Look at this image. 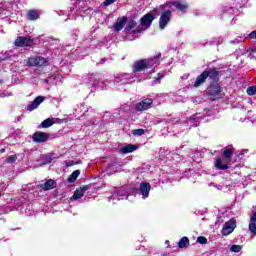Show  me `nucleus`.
<instances>
[{"label":"nucleus","mask_w":256,"mask_h":256,"mask_svg":"<svg viewBox=\"0 0 256 256\" xmlns=\"http://www.w3.org/2000/svg\"><path fill=\"white\" fill-rule=\"evenodd\" d=\"M159 63H161V54L147 60H139L134 64L133 74L137 75L139 71H145V69H151V67H157Z\"/></svg>","instance_id":"nucleus-1"},{"label":"nucleus","mask_w":256,"mask_h":256,"mask_svg":"<svg viewBox=\"0 0 256 256\" xmlns=\"http://www.w3.org/2000/svg\"><path fill=\"white\" fill-rule=\"evenodd\" d=\"M229 160H226L225 158L217 157L215 158L214 167L218 169L219 171H227V169H239L241 167V164H236L235 166H229Z\"/></svg>","instance_id":"nucleus-2"},{"label":"nucleus","mask_w":256,"mask_h":256,"mask_svg":"<svg viewBox=\"0 0 256 256\" xmlns=\"http://www.w3.org/2000/svg\"><path fill=\"white\" fill-rule=\"evenodd\" d=\"M129 191H127V187H122L114 190L111 197L109 198V201H113V203H116V201H121L123 199H128L131 197V195L128 194Z\"/></svg>","instance_id":"nucleus-3"},{"label":"nucleus","mask_w":256,"mask_h":256,"mask_svg":"<svg viewBox=\"0 0 256 256\" xmlns=\"http://www.w3.org/2000/svg\"><path fill=\"white\" fill-rule=\"evenodd\" d=\"M165 7H175L178 11H182V13H185V11L189 9V5H187V2H185L184 0L168 1L165 5H161L160 9L163 11Z\"/></svg>","instance_id":"nucleus-4"},{"label":"nucleus","mask_w":256,"mask_h":256,"mask_svg":"<svg viewBox=\"0 0 256 256\" xmlns=\"http://www.w3.org/2000/svg\"><path fill=\"white\" fill-rule=\"evenodd\" d=\"M27 65L29 67H47V65H49V60L42 56H34L27 60Z\"/></svg>","instance_id":"nucleus-5"},{"label":"nucleus","mask_w":256,"mask_h":256,"mask_svg":"<svg viewBox=\"0 0 256 256\" xmlns=\"http://www.w3.org/2000/svg\"><path fill=\"white\" fill-rule=\"evenodd\" d=\"M114 83H121V85H131V83H135V76H133V74H120L115 78Z\"/></svg>","instance_id":"nucleus-6"},{"label":"nucleus","mask_w":256,"mask_h":256,"mask_svg":"<svg viewBox=\"0 0 256 256\" xmlns=\"http://www.w3.org/2000/svg\"><path fill=\"white\" fill-rule=\"evenodd\" d=\"M171 17H172L171 10H165L164 12H162L159 19V28L161 30L165 29V27L169 25V21H171Z\"/></svg>","instance_id":"nucleus-7"},{"label":"nucleus","mask_w":256,"mask_h":256,"mask_svg":"<svg viewBox=\"0 0 256 256\" xmlns=\"http://www.w3.org/2000/svg\"><path fill=\"white\" fill-rule=\"evenodd\" d=\"M151 191V184L148 182H141L137 193L141 195L142 199H147Z\"/></svg>","instance_id":"nucleus-8"},{"label":"nucleus","mask_w":256,"mask_h":256,"mask_svg":"<svg viewBox=\"0 0 256 256\" xmlns=\"http://www.w3.org/2000/svg\"><path fill=\"white\" fill-rule=\"evenodd\" d=\"M14 43L16 47H33V39L31 37L19 36Z\"/></svg>","instance_id":"nucleus-9"},{"label":"nucleus","mask_w":256,"mask_h":256,"mask_svg":"<svg viewBox=\"0 0 256 256\" xmlns=\"http://www.w3.org/2000/svg\"><path fill=\"white\" fill-rule=\"evenodd\" d=\"M236 227H237V222L234 219L229 220L223 226L222 235L224 236L231 235V233L235 231Z\"/></svg>","instance_id":"nucleus-10"},{"label":"nucleus","mask_w":256,"mask_h":256,"mask_svg":"<svg viewBox=\"0 0 256 256\" xmlns=\"http://www.w3.org/2000/svg\"><path fill=\"white\" fill-rule=\"evenodd\" d=\"M49 139V134L41 131H37L32 135V141L34 143H46V141Z\"/></svg>","instance_id":"nucleus-11"},{"label":"nucleus","mask_w":256,"mask_h":256,"mask_svg":"<svg viewBox=\"0 0 256 256\" xmlns=\"http://www.w3.org/2000/svg\"><path fill=\"white\" fill-rule=\"evenodd\" d=\"M151 105H153V100L151 98H146L136 104V109L137 111H147V109H151Z\"/></svg>","instance_id":"nucleus-12"},{"label":"nucleus","mask_w":256,"mask_h":256,"mask_svg":"<svg viewBox=\"0 0 256 256\" xmlns=\"http://www.w3.org/2000/svg\"><path fill=\"white\" fill-rule=\"evenodd\" d=\"M202 117H203V115H201V113H196V114L192 115L187 120V126L188 127H197V125H199V123H201Z\"/></svg>","instance_id":"nucleus-13"},{"label":"nucleus","mask_w":256,"mask_h":256,"mask_svg":"<svg viewBox=\"0 0 256 256\" xmlns=\"http://www.w3.org/2000/svg\"><path fill=\"white\" fill-rule=\"evenodd\" d=\"M208 95L211 96V99H219L221 95V87L219 84H214L208 88Z\"/></svg>","instance_id":"nucleus-14"},{"label":"nucleus","mask_w":256,"mask_h":256,"mask_svg":"<svg viewBox=\"0 0 256 256\" xmlns=\"http://www.w3.org/2000/svg\"><path fill=\"white\" fill-rule=\"evenodd\" d=\"M43 101H45V97L44 96H38L34 99V101H32L28 106H27V111H35V109H37L39 107V105H41V103H43Z\"/></svg>","instance_id":"nucleus-15"},{"label":"nucleus","mask_w":256,"mask_h":256,"mask_svg":"<svg viewBox=\"0 0 256 256\" xmlns=\"http://www.w3.org/2000/svg\"><path fill=\"white\" fill-rule=\"evenodd\" d=\"M89 81H90V82L93 81L92 85H93V87H96V89H97L98 91H103V90L107 89L105 86H103L104 82H101V83H100V82L97 80V78H95V74H90V75H89Z\"/></svg>","instance_id":"nucleus-16"},{"label":"nucleus","mask_w":256,"mask_h":256,"mask_svg":"<svg viewBox=\"0 0 256 256\" xmlns=\"http://www.w3.org/2000/svg\"><path fill=\"white\" fill-rule=\"evenodd\" d=\"M207 74V78L211 79V81H219V71L217 68H212L204 71Z\"/></svg>","instance_id":"nucleus-17"},{"label":"nucleus","mask_w":256,"mask_h":256,"mask_svg":"<svg viewBox=\"0 0 256 256\" xmlns=\"http://www.w3.org/2000/svg\"><path fill=\"white\" fill-rule=\"evenodd\" d=\"M154 19H155V16H153V14H151V13H148L144 17L141 18V20H140L141 25H143L144 27H149L153 23Z\"/></svg>","instance_id":"nucleus-18"},{"label":"nucleus","mask_w":256,"mask_h":256,"mask_svg":"<svg viewBox=\"0 0 256 256\" xmlns=\"http://www.w3.org/2000/svg\"><path fill=\"white\" fill-rule=\"evenodd\" d=\"M55 185H57V182L55 180H48L44 184H40V189L42 191H51V189H55Z\"/></svg>","instance_id":"nucleus-19"},{"label":"nucleus","mask_w":256,"mask_h":256,"mask_svg":"<svg viewBox=\"0 0 256 256\" xmlns=\"http://www.w3.org/2000/svg\"><path fill=\"white\" fill-rule=\"evenodd\" d=\"M206 80H207V72L204 71L196 78L194 82V87H201V85H203V83H205Z\"/></svg>","instance_id":"nucleus-20"},{"label":"nucleus","mask_w":256,"mask_h":256,"mask_svg":"<svg viewBox=\"0 0 256 256\" xmlns=\"http://www.w3.org/2000/svg\"><path fill=\"white\" fill-rule=\"evenodd\" d=\"M88 187L87 186H84V187H81L80 189H77L75 192H74V195L72 196V200L73 201H77V199H81V197H83V195H85V191H87Z\"/></svg>","instance_id":"nucleus-21"},{"label":"nucleus","mask_w":256,"mask_h":256,"mask_svg":"<svg viewBox=\"0 0 256 256\" xmlns=\"http://www.w3.org/2000/svg\"><path fill=\"white\" fill-rule=\"evenodd\" d=\"M133 151H137V146L133 144H128L120 148V153H122L123 155H127V153H133Z\"/></svg>","instance_id":"nucleus-22"},{"label":"nucleus","mask_w":256,"mask_h":256,"mask_svg":"<svg viewBox=\"0 0 256 256\" xmlns=\"http://www.w3.org/2000/svg\"><path fill=\"white\" fill-rule=\"evenodd\" d=\"M126 23H127V18L123 17L122 19H120L119 21H117L114 24V31L119 33V31H121V29H123V27H125Z\"/></svg>","instance_id":"nucleus-23"},{"label":"nucleus","mask_w":256,"mask_h":256,"mask_svg":"<svg viewBox=\"0 0 256 256\" xmlns=\"http://www.w3.org/2000/svg\"><path fill=\"white\" fill-rule=\"evenodd\" d=\"M249 231H251L253 235H256V212H254L250 218Z\"/></svg>","instance_id":"nucleus-24"},{"label":"nucleus","mask_w":256,"mask_h":256,"mask_svg":"<svg viewBox=\"0 0 256 256\" xmlns=\"http://www.w3.org/2000/svg\"><path fill=\"white\" fill-rule=\"evenodd\" d=\"M55 123V120L52 118H47L44 120L38 127L39 129H49L53 124Z\"/></svg>","instance_id":"nucleus-25"},{"label":"nucleus","mask_w":256,"mask_h":256,"mask_svg":"<svg viewBox=\"0 0 256 256\" xmlns=\"http://www.w3.org/2000/svg\"><path fill=\"white\" fill-rule=\"evenodd\" d=\"M28 19H29V21H37V19H39V11L30 10L28 12Z\"/></svg>","instance_id":"nucleus-26"},{"label":"nucleus","mask_w":256,"mask_h":256,"mask_svg":"<svg viewBox=\"0 0 256 256\" xmlns=\"http://www.w3.org/2000/svg\"><path fill=\"white\" fill-rule=\"evenodd\" d=\"M178 247L180 249H185V247H189V238L186 236L182 237L178 243Z\"/></svg>","instance_id":"nucleus-27"},{"label":"nucleus","mask_w":256,"mask_h":256,"mask_svg":"<svg viewBox=\"0 0 256 256\" xmlns=\"http://www.w3.org/2000/svg\"><path fill=\"white\" fill-rule=\"evenodd\" d=\"M81 175V172L79 170H75L68 178V183H75L77 181V178Z\"/></svg>","instance_id":"nucleus-28"},{"label":"nucleus","mask_w":256,"mask_h":256,"mask_svg":"<svg viewBox=\"0 0 256 256\" xmlns=\"http://www.w3.org/2000/svg\"><path fill=\"white\" fill-rule=\"evenodd\" d=\"M223 157L226 161H231V157H233V150L231 148H226L223 152Z\"/></svg>","instance_id":"nucleus-29"},{"label":"nucleus","mask_w":256,"mask_h":256,"mask_svg":"<svg viewBox=\"0 0 256 256\" xmlns=\"http://www.w3.org/2000/svg\"><path fill=\"white\" fill-rule=\"evenodd\" d=\"M241 249H243V246L237 245V244H234L230 247L231 253H239L241 251Z\"/></svg>","instance_id":"nucleus-30"},{"label":"nucleus","mask_w":256,"mask_h":256,"mask_svg":"<svg viewBox=\"0 0 256 256\" xmlns=\"http://www.w3.org/2000/svg\"><path fill=\"white\" fill-rule=\"evenodd\" d=\"M136 26H137V22H135V20H130L126 27V31H131V29H135Z\"/></svg>","instance_id":"nucleus-31"},{"label":"nucleus","mask_w":256,"mask_h":256,"mask_svg":"<svg viewBox=\"0 0 256 256\" xmlns=\"http://www.w3.org/2000/svg\"><path fill=\"white\" fill-rule=\"evenodd\" d=\"M132 135L134 136H141V135H145V130L144 129H135L132 131Z\"/></svg>","instance_id":"nucleus-32"},{"label":"nucleus","mask_w":256,"mask_h":256,"mask_svg":"<svg viewBox=\"0 0 256 256\" xmlns=\"http://www.w3.org/2000/svg\"><path fill=\"white\" fill-rule=\"evenodd\" d=\"M248 95H256V86H250L247 88Z\"/></svg>","instance_id":"nucleus-33"},{"label":"nucleus","mask_w":256,"mask_h":256,"mask_svg":"<svg viewBox=\"0 0 256 256\" xmlns=\"http://www.w3.org/2000/svg\"><path fill=\"white\" fill-rule=\"evenodd\" d=\"M15 161H17V155H11L6 159V163L9 164L15 163Z\"/></svg>","instance_id":"nucleus-34"},{"label":"nucleus","mask_w":256,"mask_h":256,"mask_svg":"<svg viewBox=\"0 0 256 256\" xmlns=\"http://www.w3.org/2000/svg\"><path fill=\"white\" fill-rule=\"evenodd\" d=\"M78 13H86L87 15H91V13H93V10L91 9H85V8H79L78 9Z\"/></svg>","instance_id":"nucleus-35"},{"label":"nucleus","mask_w":256,"mask_h":256,"mask_svg":"<svg viewBox=\"0 0 256 256\" xmlns=\"http://www.w3.org/2000/svg\"><path fill=\"white\" fill-rule=\"evenodd\" d=\"M197 242L200 243L201 245H205L207 243V238H205L203 236H199L197 238Z\"/></svg>","instance_id":"nucleus-36"},{"label":"nucleus","mask_w":256,"mask_h":256,"mask_svg":"<svg viewBox=\"0 0 256 256\" xmlns=\"http://www.w3.org/2000/svg\"><path fill=\"white\" fill-rule=\"evenodd\" d=\"M11 57V54L9 52H6L2 56H0V61H7Z\"/></svg>","instance_id":"nucleus-37"},{"label":"nucleus","mask_w":256,"mask_h":256,"mask_svg":"<svg viewBox=\"0 0 256 256\" xmlns=\"http://www.w3.org/2000/svg\"><path fill=\"white\" fill-rule=\"evenodd\" d=\"M115 1H117V0H105L103 2V5H104V7H109V5H113V3H115Z\"/></svg>","instance_id":"nucleus-38"},{"label":"nucleus","mask_w":256,"mask_h":256,"mask_svg":"<svg viewBox=\"0 0 256 256\" xmlns=\"http://www.w3.org/2000/svg\"><path fill=\"white\" fill-rule=\"evenodd\" d=\"M176 103H185L187 101V98L185 97H177L175 99Z\"/></svg>","instance_id":"nucleus-39"},{"label":"nucleus","mask_w":256,"mask_h":256,"mask_svg":"<svg viewBox=\"0 0 256 256\" xmlns=\"http://www.w3.org/2000/svg\"><path fill=\"white\" fill-rule=\"evenodd\" d=\"M9 93L5 92V91H0V98L1 99H5V97H9Z\"/></svg>","instance_id":"nucleus-40"},{"label":"nucleus","mask_w":256,"mask_h":256,"mask_svg":"<svg viewBox=\"0 0 256 256\" xmlns=\"http://www.w3.org/2000/svg\"><path fill=\"white\" fill-rule=\"evenodd\" d=\"M221 43H223V39L215 38L214 45H221Z\"/></svg>","instance_id":"nucleus-41"},{"label":"nucleus","mask_w":256,"mask_h":256,"mask_svg":"<svg viewBox=\"0 0 256 256\" xmlns=\"http://www.w3.org/2000/svg\"><path fill=\"white\" fill-rule=\"evenodd\" d=\"M163 79V74H158V77L155 79V83H159Z\"/></svg>","instance_id":"nucleus-42"},{"label":"nucleus","mask_w":256,"mask_h":256,"mask_svg":"<svg viewBox=\"0 0 256 256\" xmlns=\"http://www.w3.org/2000/svg\"><path fill=\"white\" fill-rule=\"evenodd\" d=\"M31 187H33V184H27L23 189L24 191H27V189H31Z\"/></svg>","instance_id":"nucleus-43"},{"label":"nucleus","mask_w":256,"mask_h":256,"mask_svg":"<svg viewBox=\"0 0 256 256\" xmlns=\"http://www.w3.org/2000/svg\"><path fill=\"white\" fill-rule=\"evenodd\" d=\"M235 43H241V41H239L238 39L231 41V44H232V45H235Z\"/></svg>","instance_id":"nucleus-44"},{"label":"nucleus","mask_w":256,"mask_h":256,"mask_svg":"<svg viewBox=\"0 0 256 256\" xmlns=\"http://www.w3.org/2000/svg\"><path fill=\"white\" fill-rule=\"evenodd\" d=\"M83 3H85V2H83V1L80 0V1L78 2V5L82 6Z\"/></svg>","instance_id":"nucleus-45"},{"label":"nucleus","mask_w":256,"mask_h":256,"mask_svg":"<svg viewBox=\"0 0 256 256\" xmlns=\"http://www.w3.org/2000/svg\"><path fill=\"white\" fill-rule=\"evenodd\" d=\"M100 63H101V64L105 63V59H102V60L100 61Z\"/></svg>","instance_id":"nucleus-46"},{"label":"nucleus","mask_w":256,"mask_h":256,"mask_svg":"<svg viewBox=\"0 0 256 256\" xmlns=\"http://www.w3.org/2000/svg\"><path fill=\"white\" fill-rule=\"evenodd\" d=\"M0 153H5V149H1V150H0Z\"/></svg>","instance_id":"nucleus-47"},{"label":"nucleus","mask_w":256,"mask_h":256,"mask_svg":"<svg viewBox=\"0 0 256 256\" xmlns=\"http://www.w3.org/2000/svg\"><path fill=\"white\" fill-rule=\"evenodd\" d=\"M1 83H3V80H2V79H0V84H1Z\"/></svg>","instance_id":"nucleus-48"},{"label":"nucleus","mask_w":256,"mask_h":256,"mask_svg":"<svg viewBox=\"0 0 256 256\" xmlns=\"http://www.w3.org/2000/svg\"><path fill=\"white\" fill-rule=\"evenodd\" d=\"M139 81H143V78H139Z\"/></svg>","instance_id":"nucleus-49"},{"label":"nucleus","mask_w":256,"mask_h":256,"mask_svg":"<svg viewBox=\"0 0 256 256\" xmlns=\"http://www.w3.org/2000/svg\"><path fill=\"white\" fill-rule=\"evenodd\" d=\"M69 19H71V14L69 15Z\"/></svg>","instance_id":"nucleus-50"}]
</instances>
